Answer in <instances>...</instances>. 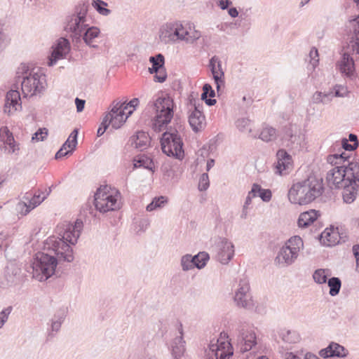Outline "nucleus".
Masks as SVG:
<instances>
[{
  "instance_id": "obj_34",
  "label": "nucleus",
  "mask_w": 359,
  "mask_h": 359,
  "mask_svg": "<svg viewBox=\"0 0 359 359\" xmlns=\"http://www.w3.org/2000/svg\"><path fill=\"white\" fill-rule=\"evenodd\" d=\"M348 158V156H347L344 152H342L341 154L329 155L327 157V161L331 165L339 166L338 165H344L346 164V162L348 163V161H349Z\"/></svg>"
},
{
  "instance_id": "obj_33",
  "label": "nucleus",
  "mask_w": 359,
  "mask_h": 359,
  "mask_svg": "<svg viewBox=\"0 0 359 359\" xmlns=\"http://www.w3.org/2000/svg\"><path fill=\"white\" fill-rule=\"evenodd\" d=\"M32 194L27 193L26 196L24 197V198L29 202V204L27 205L25 203V205L26 206V210L25 214H27L32 209L40 205L46 198V196H43L41 197L40 194H35L32 198H30V196Z\"/></svg>"
},
{
  "instance_id": "obj_57",
  "label": "nucleus",
  "mask_w": 359,
  "mask_h": 359,
  "mask_svg": "<svg viewBox=\"0 0 359 359\" xmlns=\"http://www.w3.org/2000/svg\"><path fill=\"white\" fill-rule=\"evenodd\" d=\"M304 355L305 354L302 351L297 353L287 352L285 359H304Z\"/></svg>"
},
{
  "instance_id": "obj_1",
  "label": "nucleus",
  "mask_w": 359,
  "mask_h": 359,
  "mask_svg": "<svg viewBox=\"0 0 359 359\" xmlns=\"http://www.w3.org/2000/svg\"><path fill=\"white\" fill-rule=\"evenodd\" d=\"M83 222L76 219L74 224L63 222L57 226V236L47 238L45 252H38L32 263V276L39 281H45L55 272L58 262L74 260L72 245H75L83 229Z\"/></svg>"
},
{
  "instance_id": "obj_54",
  "label": "nucleus",
  "mask_w": 359,
  "mask_h": 359,
  "mask_svg": "<svg viewBox=\"0 0 359 359\" xmlns=\"http://www.w3.org/2000/svg\"><path fill=\"white\" fill-rule=\"evenodd\" d=\"M125 104V102L121 103V101L114 100L112 102V108L111 111L107 113L106 115H115L118 114L119 111H121V109L123 107V105Z\"/></svg>"
},
{
  "instance_id": "obj_4",
  "label": "nucleus",
  "mask_w": 359,
  "mask_h": 359,
  "mask_svg": "<svg viewBox=\"0 0 359 359\" xmlns=\"http://www.w3.org/2000/svg\"><path fill=\"white\" fill-rule=\"evenodd\" d=\"M173 107V100L163 94L148 103L147 107L152 109L156 113L152 123V128L155 132H161L170 123L174 114Z\"/></svg>"
},
{
  "instance_id": "obj_63",
  "label": "nucleus",
  "mask_w": 359,
  "mask_h": 359,
  "mask_svg": "<svg viewBox=\"0 0 359 359\" xmlns=\"http://www.w3.org/2000/svg\"><path fill=\"white\" fill-rule=\"evenodd\" d=\"M8 43V37L4 32L2 27L0 25V46L6 47Z\"/></svg>"
},
{
  "instance_id": "obj_12",
  "label": "nucleus",
  "mask_w": 359,
  "mask_h": 359,
  "mask_svg": "<svg viewBox=\"0 0 359 359\" xmlns=\"http://www.w3.org/2000/svg\"><path fill=\"white\" fill-rule=\"evenodd\" d=\"M236 346L241 353H245L252 350L257 345L255 332L247 327L246 325H240L237 330Z\"/></svg>"
},
{
  "instance_id": "obj_16",
  "label": "nucleus",
  "mask_w": 359,
  "mask_h": 359,
  "mask_svg": "<svg viewBox=\"0 0 359 359\" xmlns=\"http://www.w3.org/2000/svg\"><path fill=\"white\" fill-rule=\"evenodd\" d=\"M22 109V102L20 93L18 90L11 89L7 92L4 105V112L8 116Z\"/></svg>"
},
{
  "instance_id": "obj_24",
  "label": "nucleus",
  "mask_w": 359,
  "mask_h": 359,
  "mask_svg": "<svg viewBox=\"0 0 359 359\" xmlns=\"http://www.w3.org/2000/svg\"><path fill=\"white\" fill-rule=\"evenodd\" d=\"M130 142L132 146L142 151L149 146L151 138L147 133L137 131L135 135L130 137Z\"/></svg>"
},
{
  "instance_id": "obj_43",
  "label": "nucleus",
  "mask_w": 359,
  "mask_h": 359,
  "mask_svg": "<svg viewBox=\"0 0 359 359\" xmlns=\"http://www.w3.org/2000/svg\"><path fill=\"white\" fill-rule=\"evenodd\" d=\"M181 266L182 270L187 271L194 268L193 256L191 255H185L181 259Z\"/></svg>"
},
{
  "instance_id": "obj_55",
  "label": "nucleus",
  "mask_w": 359,
  "mask_h": 359,
  "mask_svg": "<svg viewBox=\"0 0 359 359\" xmlns=\"http://www.w3.org/2000/svg\"><path fill=\"white\" fill-rule=\"evenodd\" d=\"M201 36V32L197 30L189 31V34L187 35V43H192L196 40H198Z\"/></svg>"
},
{
  "instance_id": "obj_25",
  "label": "nucleus",
  "mask_w": 359,
  "mask_h": 359,
  "mask_svg": "<svg viewBox=\"0 0 359 359\" xmlns=\"http://www.w3.org/2000/svg\"><path fill=\"white\" fill-rule=\"evenodd\" d=\"M180 334L173 339L171 344V353L175 359H180L185 352V341L183 339L182 327L180 329Z\"/></svg>"
},
{
  "instance_id": "obj_64",
  "label": "nucleus",
  "mask_w": 359,
  "mask_h": 359,
  "mask_svg": "<svg viewBox=\"0 0 359 359\" xmlns=\"http://www.w3.org/2000/svg\"><path fill=\"white\" fill-rule=\"evenodd\" d=\"M260 192H261V186L258 184H253L251 190L249 191V193L251 194L250 196H255V197L259 196Z\"/></svg>"
},
{
  "instance_id": "obj_36",
  "label": "nucleus",
  "mask_w": 359,
  "mask_h": 359,
  "mask_svg": "<svg viewBox=\"0 0 359 359\" xmlns=\"http://www.w3.org/2000/svg\"><path fill=\"white\" fill-rule=\"evenodd\" d=\"M327 281L330 287L329 294L332 297L337 295L339 293L341 286V280L337 277H332L328 279Z\"/></svg>"
},
{
  "instance_id": "obj_19",
  "label": "nucleus",
  "mask_w": 359,
  "mask_h": 359,
  "mask_svg": "<svg viewBox=\"0 0 359 359\" xmlns=\"http://www.w3.org/2000/svg\"><path fill=\"white\" fill-rule=\"evenodd\" d=\"M337 66L340 72L346 77L353 79L355 78V68L354 60L347 53H344L341 60L338 62Z\"/></svg>"
},
{
  "instance_id": "obj_58",
  "label": "nucleus",
  "mask_w": 359,
  "mask_h": 359,
  "mask_svg": "<svg viewBox=\"0 0 359 359\" xmlns=\"http://www.w3.org/2000/svg\"><path fill=\"white\" fill-rule=\"evenodd\" d=\"M259 196L262 198L263 201L269 202L271 199L272 194L271 190L264 189L261 187V192L259 193Z\"/></svg>"
},
{
  "instance_id": "obj_62",
  "label": "nucleus",
  "mask_w": 359,
  "mask_h": 359,
  "mask_svg": "<svg viewBox=\"0 0 359 359\" xmlns=\"http://www.w3.org/2000/svg\"><path fill=\"white\" fill-rule=\"evenodd\" d=\"M159 74H156V75L154 76V81L156 82H158V83H163L164 82L165 80H166V78H167V74L165 73V71H162V70H160L158 72Z\"/></svg>"
},
{
  "instance_id": "obj_49",
  "label": "nucleus",
  "mask_w": 359,
  "mask_h": 359,
  "mask_svg": "<svg viewBox=\"0 0 359 359\" xmlns=\"http://www.w3.org/2000/svg\"><path fill=\"white\" fill-rule=\"evenodd\" d=\"M13 310L12 306H8L0 312V329L4 325L8 319V316Z\"/></svg>"
},
{
  "instance_id": "obj_23",
  "label": "nucleus",
  "mask_w": 359,
  "mask_h": 359,
  "mask_svg": "<svg viewBox=\"0 0 359 359\" xmlns=\"http://www.w3.org/2000/svg\"><path fill=\"white\" fill-rule=\"evenodd\" d=\"M179 34L175 28V22H168L163 25L159 32V38L161 42L167 44L176 41L175 35Z\"/></svg>"
},
{
  "instance_id": "obj_31",
  "label": "nucleus",
  "mask_w": 359,
  "mask_h": 359,
  "mask_svg": "<svg viewBox=\"0 0 359 359\" xmlns=\"http://www.w3.org/2000/svg\"><path fill=\"white\" fill-rule=\"evenodd\" d=\"M133 110L127 112V115L124 116V111H119L118 114L109 115L108 123L111 125L114 129H118L126 122L128 117L131 115Z\"/></svg>"
},
{
  "instance_id": "obj_26",
  "label": "nucleus",
  "mask_w": 359,
  "mask_h": 359,
  "mask_svg": "<svg viewBox=\"0 0 359 359\" xmlns=\"http://www.w3.org/2000/svg\"><path fill=\"white\" fill-rule=\"evenodd\" d=\"M355 183L351 182V184H346L343 187V199L346 203H351L356 198L358 188L359 187V177L354 180Z\"/></svg>"
},
{
  "instance_id": "obj_42",
  "label": "nucleus",
  "mask_w": 359,
  "mask_h": 359,
  "mask_svg": "<svg viewBox=\"0 0 359 359\" xmlns=\"http://www.w3.org/2000/svg\"><path fill=\"white\" fill-rule=\"evenodd\" d=\"M328 269H318L313 274L314 281L318 284L325 283L327 280Z\"/></svg>"
},
{
  "instance_id": "obj_11",
  "label": "nucleus",
  "mask_w": 359,
  "mask_h": 359,
  "mask_svg": "<svg viewBox=\"0 0 359 359\" xmlns=\"http://www.w3.org/2000/svg\"><path fill=\"white\" fill-rule=\"evenodd\" d=\"M250 289L248 279L241 278L233 297L234 302L238 307L247 310L254 309V302Z\"/></svg>"
},
{
  "instance_id": "obj_61",
  "label": "nucleus",
  "mask_w": 359,
  "mask_h": 359,
  "mask_svg": "<svg viewBox=\"0 0 359 359\" xmlns=\"http://www.w3.org/2000/svg\"><path fill=\"white\" fill-rule=\"evenodd\" d=\"M217 5L221 10H226L229 7L232 5L231 0H215Z\"/></svg>"
},
{
  "instance_id": "obj_37",
  "label": "nucleus",
  "mask_w": 359,
  "mask_h": 359,
  "mask_svg": "<svg viewBox=\"0 0 359 359\" xmlns=\"http://www.w3.org/2000/svg\"><path fill=\"white\" fill-rule=\"evenodd\" d=\"M168 199L165 196H158L153 198L151 202L147 205L146 210L149 212L153 211L157 208L164 206L167 203Z\"/></svg>"
},
{
  "instance_id": "obj_32",
  "label": "nucleus",
  "mask_w": 359,
  "mask_h": 359,
  "mask_svg": "<svg viewBox=\"0 0 359 359\" xmlns=\"http://www.w3.org/2000/svg\"><path fill=\"white\" fill-rule=\"evenodd\" d=\"M215 96V92L209 83H205L203 86V93L201 94V100H204L208 106H213L216 104L215 99H212Z\"/></svg>"
},
{
  "instance_id": "obj_27",
  "label": "nucleus",
  "mask_w": 359,
  "mask_h": 359,
  "mask_svg": "<svg viewBox=\"0 0 359 359\" xmlns=\"http://www.w3.org/2000/svg\"><path fill=\"white\" fill-rule=\"evenodd\" d=\"M67 311L65 309L57 310L50 319V332L48 335L53 336V332H57L66 318Z\"/></svg>"
},
{
  "instance_id": "obj_40",
  "label": "nucleus",
  "mask_w": 359,
  "mask_h": 359,
  "mask_svg": "<svg viewBox=\"0 0 359 359\" xmlns=\"http://www.w3.org/2000/svg\"><path fill=\"white\" fill-rule=\"evenodd\" d=\"M93 8L101 15L107 16L111 13V11L106 7L107 4L102 0H93L92 3Z\"/></svg>"
},
{
  "instance_id": "obj_60",
  "label": "nucleus",
  "mask_w": 359,
  "mask_h": 359,
  "mask_svg": "<svg viewBox=\"0 0 359 359\" xmlns=\"http://www.w3.org/2000/svg\"><path fill=\"white\" fill-rule=\"evenodd\" d=\"M312 101L315 104H326V101L323 98V92L316 91L312 96Z\"/></svg>"
},
{
  "instance_id": "obj_46",
  "label": "nucleus",
  "mask_w": 359,
  "mask_h": 359,
  "mask_svg": "<svg viewBox=\"0 0 359 359\" xmlns=\"http://www.w3.org/2000/svg\"><path fill=\"white\" fill-rule=\"evenodd\" d=\"M333 353L334 357L344 358L348 355V351L341 345L334 342Z\"/></svg>"
},
{
  "instance_id": "obj_28",
  "label": "nucleus",
  "mask_w": 359,
  "mask_h": 359,
  "mask_svg": "<svg viewBox=\"0 0 359 359\" xmlns=\"http://www.w3.org/2000/svg\"><path fill=\"white\" fill-rule=\"evenodd\" d=\"M319 215L318 211L311 210L300 214L297 224L299 227L304 228L316 221Z\"/></svg>"
},
{
  "instance_id": "obj_30",
  "label": "nucleus",
  "mask_w": 359,
  "mask_h": 359,
  "mask_svg": "<svg viewBox=\"0 0 359 359\" xmlns=\"http://www.w3.org/2000/svg\"><path fill=\"white\" fill-rule=\"evenodd\" d=\"M133 165L135 168L142 167L149 170L154 172L155 167L153 160L144 154L136 156L133 159Z\"/></svg>"
},
{
  "instance_id": "obj_18",
  "label": "nucleus",
  "mask_w": 359,
  "mask_h": 359,
  "mask_svg": "<svg viewBox=\"0 0 359 359\" xmlns=\"http://www.w3.org/2000/svg\"><path fill=\"white\" fill-rule=\"evenodd\" d=\"M202 106L194 104V109L189 113V123L191 129L197 133L205 126V117L201 111Z\"/></svg>"
},
{
  "instance_id": "obj_8",
  "label": "nucleus",
  "mask_w": 359,
  "mask_h": 359,
  "mask_svg": "<svg viewBox=\"0 0 359 359\" xmlns=\"http://www.w3.org/2000/svg\"><path fill=\"white\" fill-rule=\"evenodd\" d=\"M19 82L21 83V90L24 97L41 95L46 87V75L41 72L29 73Z\"/></svg>"
},
{
  "instance_id": "obj_35",
  "label": "nucleus",
  "mask_w": 359,
  "mask_h": 359,
  "mask_svg": "<svg viewBox=\"0 0 359 359\" xmlns=\"http://www.w3.org/2000/svg\"><path fill=\"white\" fill-rule=\"evenodd\" d=\"M194 267L201 269L205 267L207 262L209 260V255L205 252H201L193 256Z\"/></svg>"
},
{
  "instance_id": "obj_21",
  "label": "nucleus",
  "mask_w": 359,
  "mask_h": 359,
  "mask_svg": "<svg viewBox=\"0 0 359 359\" xmlns=\"http://www.w3.org/2000/svg\"><path fill=\"white\" fill-rule=\"evenodd\" d=\"M339 229L331 226L326 228L320 235V241L325 246H334L341 242Z\"/></svg>"
},
{
  "instance_id": "obj_7",
  "label": "nucleus",
  "mask_w": 359,
  "mask_h": 359,
  "mask_svg": "<svg viewBox=\"0 0 359 359\" xmlns=\"http://www.w3.org/2000/svg\"><path fill=\"white\" fill-rule=\"evenodd\" d=\"M161 146L162 151L168 156L182 159L184 156V143L176 128H167L161 137Z\"/></svg>"
},
{
  "instance_id": "obj_15",
  "label": "nucleus",
  "mask_w": 359,
  "mask_h": 359,
  "mask_svg": "<svg viewBox=\"0 0 359 359\" xmlns=\"http://www.w3.org/2000/svg\"><path fill=\"white\" fill-rule=\"evenodd\" d=\"M209 67L216 85L217 93L219 94L222 88L224 87L225 81L224 72L222 67V61L218 56L214 55L210 59Z\"/></svg>"
},
{
  "instance_id": "obj_56",
  "label": "nucleus",
  "mask_w": 359,
  "mask_h": 359,
  "mask_svg": "<svg viewBox=\"0 0 359 359\" xmlns=\"http://www.w3.org/2000/svg\"><path fill=\"white\" fill-rule=\"evenodd\" d=\"M341 147L346 151H353L358 147V143L350 144L346 138L341 140Z\"/></svg>"
},
{
  "instance_id": "obj_10",
  "label": "nucleus",
  "mask_w": 359,
  "mask_h": 359,
  "mask_svg": "<svg viewBox=\"0 0 359 359\" xmlns=\"http://www.w3.org/2000/svg\"><path fill=\"white\" fill-rule=\"evenodd\" d=\"M233 353V347L228 340L227 334L222 332L218 339L211 341L207 359H229Z\"/></svg>"
},
{
  "instance_id": "obj_20",
  "label": "nucleus",
  "mask_w": 359,
  "mask_h": 359,
  "mask_svg": "<svg viewBox=\"0 0 359 359\" xmlns=\"http://www.w3.org/2000/svg\"><path fill=\"white\" fill-rule=\"evenodd\" d=\"M277 162L276 163L275 172L283 175L288 172L292 166V158L285 150L279 149L276 154Z\"/></svg>"
},
{
  "instance_id": "obj_2",
  "label": "nucleus",
  "mask_w": 359,
  "mask_h": 359,
  "mask_svg": "<svg viewBox=\"0 0 359 359\" xmlns=\"http://www.w3.org/2000/svg\"><path fill=\"white\" fill-rule=\"evenodd\" d=\"M323 191V178L310 175L306 179L293 184L287 196L292 203L302 205L313 201Z\"/></svg>"
},
{
  "instance_id": "obj_48",
  "label": "nucleus",
  "mask_w": 359,
  "mask_h": 359,
  "mask_svg": "<svg viewBox=\"0 0 359 359\" xmlns=\"http://www.w3.org/2000/svg\"><path fill=\"white\" fill-rule=\"evenodd\" d=\"M334 346H335L334 342H331L326 348H323L319 351V355L324 358L334 357Z\"/></svg>"
},
{
  "instance_id": "obj_3",
  "label": "nucleus",
  "mask_w": 359,
  "mask_h": 359,
  "mask_svg": "<svg viewBox=\"0 0 359 359\" xmlns=\"http://www.w3.org/2000/svg\"><path fill=\"white\" fill-rule=\"evenodd\" d=\"M90 4L87 1H80L69 12L64 20V29L76 40H80L84 29L88 25L87 14Z\"/></svg>"
},
{
  "instance_id": "obj_29",
  "label": "nucleus",
  "mask_w": 359,
  "mask_h": 359,
  "mask_svg": "<svg viewBox=\"0 0 359 359\" xmlns=\"http://www.w3.org/2000/svg\"><path fill=\"white\" fill-rule=\"evenodd\" d=\"M278 336L284 343L288 344H296L300 341V336L296 331L285 328L280 330Z\"/></svg>"
},
{
  "instance_id": "obj_45",
  "label": "nucleus",
  "mask_w": 359,
  "mask_h": 359,
  "mask_svg": "<svg viewBox=\"0 0 359 359\" xmlns=\"http://www.w3.org/2000/svg\"><path fill=\"white\" fill-rule=\"evenodd\" d=\"M175 28L177 29L179 34L175 35L176 40L187 41L189 30L184 27L180 22H175Z\"/></svg>"
},
{
  "instance_id": "obj_50",
  "label": "nucleus",
  "mask_w": 359,
  "mask_h": 359,
  "mask_svg": "<svg viewBox=\"0 0 359 359\" xmlns=\"http://www.w3.org/2000/svg\"><path fill=\"white\" fill-rule=\"evenodd\" d=\"M29 69L27 65L25 64H21L20 66L18 68L16 72V78L20 81L23 80V77L26 75H29L30 72H29Z\"/></svg>"
},
{
  "instance_id": "obj_51",
  "label": "nucleus",
  "mask_w": 359,
  "mask_h": 359,
  "mask_svg": "<svg viewBox=\"0 0 359 359\" xmlns=\"http://www.w3.org/2000/svg\"><path fill=\"white\" fill-rule=\"evenodd\" d=\"M334 97H346L348 93L347 87L341 85H336L334 88Z\"/></svg>"
},
{
  "instance_id": "obj_52",
  "label": "nucleus",
  "mask_w": 359,
  "mask_h": 359,
  "mask_svg": "<svg viewBox=\"0 0 359 359\" xmlns=\"http://www.w3.org/2000/svg\"><path fill=\"white\" fill-rule=\"evenodd\" d=\"M48 135V130L46 128H39L32 136L33 141H43Z\"/></svg>"
},
{
  "instance_id": "obj_47",
  "label": "nucleus",
  "mask_w": 359,
  "mask_h": 359,
  "mask_svg": "<svg viewBox=\"0 0 359 359\" xmlns=\"http://www.w3.org/2000/svg\"><path fill=\"white\" fill-rule=\"evenodd\" d=\"M210 186L209 177L208 173H203L199 179L198 182V189L202 191H205L208 189Z\"/></svg>"
},
{
  "instance_id": "obj_13",
  "label": "nucleus",
  "mask_w": 359,
  "mask_h": 359,
  "mask_svg": "<svg viewBox=\"0 0 359 359\" xmlns=\"http://www.w3.org/2000/svg\"><path fill=\"white\" fill-rule=\"evenodd\" d=\"M53 50L48 58V66H53L59 60L66 57L71 50L69 41L67 39L61 37L58 39L53 46Z\"/></svg>"
},
{
  "instance_id": "obj_5",
  "label": "nucleus",
  "mask_w": 359,
  "mask_h": 359,
  "mask_svg": "<svg viewBox=\"0 0 359 359\" xmlns=\"http://www.w3.org/2000/svg\"><path fill=\"white\" fill-rule=\"evenodd\" d=\"M359 177V163L348 161L347 164L335 166L327 173L326 180L331 189H341L346 184L355 183Z\"/></svg>"
},
{
  "instance_id": "obj_44",
  "label": "nucleus",
  "mask_w": 359,
  "mask_h": 359,
  "mask_svg": "<svg viewBox=\"0 0 359 359\" xmlns=\"http://www.w3.org/2000/svg\"><path fill=\"white\" fill-rule=\"evenodd\" d=\"M250 120L248 118H238L236 122V127L241 132L248 131L250 133L251 128H250Z\"/></svg>"
},
{
  "instance_id": "obj_38",
  "label": "nucleus",
  "mask_w": 359,
  "mask_h": 359,
  "mask_svg": "<svg viewBox=\"0 0 359 359\" xmlns=\"http://www.w3.org/2000/svg\"><path fill=\"white\" fill-rule=\"evenodd\" d=\"M276 137V130L272 127H266L260 133L259 138L264 142H270Z\"/></svg>"
},
{
  "instance_id": "obj_14",
  "label": "nucleus",
  "mask_w": 359,
  "mask_h": 359,
  "mask_svg": "<svg viewBox=\"0 0 359 359\" xmlns=\"http://www.w3.org/2000/svg\"><path fill=\"white\" fill-rule=\"evenodd\" d=\"M21 281V269L15 264H11L6 267L4 276L0 280V286L8 288L20 284Z\"/></svg>"
},
{
  "instance_id": "obj_17",
  "label": "nucleus",
  "mask_w": 359,
  "mask_h": 359,
  "mask_svg": "<svg viewBox=\"0 0 359 359\" xmlns=\"http://www.w3.org/2000/svg\"><path fill=\"white\" fill-rule=\"evenodd\" d=\"M217 260L222 264H226L234 255V245L228 239L223 238L217 244Z\"/></svg>"
},
{
  "instance_id": "obj_59",
  "label": "nucleus",
  "mask_w": 359,
  "mask_h": 359,
  "mask_svg": "<svg viewBox=\"0 0 359 359\" xmlns=\"http://www.w3.org/2000/svg\"><path fill=\"white\" fill-rule=\"evenodd\" d=\"M1 130H4L6 133V144L9 145H11L12 144H14L15 139L13 136L12 133L9 131L7 127H4L1 129Z\"/></svg>"
},
{
  "instance_id": "obj_41",
  "label": "nucleus",
  "mask_w": 359,
  "mask_h": 359,
  "mask_svg": "<svg viewBox=\"0 0 359 359\" xmlns=\"http://www.w3.org/2000/svg\"><path fill=\"white\" fill-rule=\"evenodd\" d=\"M149 62L151 63V66L154 67V69H156L158 72L163 69L165 58L161 53H158L155 56H151L149 57Z\"/></svg>"
},
{
  "instance_id": "obj_22",
  "label": "nucleus",
  "mask_w": 359,
  "mask_h": 359,
  "mask_svg": "<svg viewBox=\"0 0 359 359\" xmlns=\"http://www.w3.org/2000/svg\"><path fill=\"white\" fill-rule=\"evenodd\" d=\"M100 30L98 27L95 26H90L89 25L84 29L82 33L81 38L84 43L89 47L97 48V39L100 36Z\"/></svg>"
},
{
  "instance_id": "obj_53",
  "label": "nucleus",
  "mask_w": 359,
  "mask_h": 359,
  "mask_svg": "<svg viewBox=\"0 0 359 359\" xmlns=\"http://www.w3.org/2000/svg\"><path fill=\"white\" fill-rule=\"evenodd\" d=\"M108 120H109V115H105V116L104 117V118L97 131V135L98 137L102 136L106 130L107 129L108 126H109V123H108Z\"/></svg>"
},
{
  "instance_id": "obj_9",
  "label": "nucleus",
  "mask_w": 359,
  "mask_h": 359,
  "mask_svg": "<svg viewBox=\"0 0 359 359\" xmlns=\"http://www.w3.org/2000/svg\"><path fill=\"white\" fill-rule=\"evenodd\" d=\"M107 187L99 188L94 196V205L97 210L104 213L109 211H114L120 208V203L118 201L120 193L115 191V194L107 191Z\"/></svg>"
},
{
  "instance_id": "obj_39",
  "label": "nucleus",
  "mask_w": 359,
  "mask_h": 359,
  "mask_svg": "<svg viewBox=\"0 0 359 359\" xmlns=\"http://www.w3.org/2000/svg\"><path fill=\"white\" fill-rule=\"evenodd\" d=\"M77 136H78V130L77 129H74L71 134L69 135L67 140L62 144L64 149L69 148L71 150V152L76 148L77 144Z\"/></svg>"
},
{
  "instance_id": "obj_6",
  "label": "nucleus",
  "mask_w": 359,
  "mask_h": 359,
  "mask_svg": "<svg viewBox=\"0 0 359 359\" xmlns=\"http://www.w3.org/2000/svg\"><path fill=\"white\" fill-rule=\"evenodd\" d=\"M304 248V242L299 236L288 239L279 249L274 259L276 266L285 268L292 265L297 260L299 253Z\"/></svg>"
}]
</instances>
